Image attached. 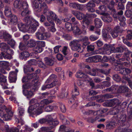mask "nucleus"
<instances>
[{"label":"nucleus","instance_id":"nucleus-25","mask_svg":"<svg viewBox=\"0 0 132 132\" xmlns=\"http://www.w3.org/2000/svg\"><path fill=\"white\" fill-rule=\"evenodd\" d=\"M22 2V0H15L14 3V7L17 9H20Z\"/></svg>","mask_w":132,"mask_h":132},{"label":"nucleus","instance_id":"nucleus-22","mask_svg":"<svg viewBox=\"0 0 132 132\" xmlns=\"http://www.w3.org/2000/svg\"><path fill=\"white\" fill-rule=\"evenodd\" d=\"M86 73L90 75L96 76L98 75V68H92L89 71H86Z\"/></svg>","mask_w":132,"mask_h":132},{"label":"nucleus","instance_id":"nucleus-9","mask_svg":"<svg viewBox=\"0 0 132 132\" xmlns=\"http://www.w3.org/2000/svg\"><path fill=\"white\" fill-rule=\"evenodd\" d=\"M21 12V15L23 16L24 17V18L23 19V21L24 22V19H26L28 22L29 21H30L31 19H33L30 17L29 16L30 14V12L28 9L23 10Z\"/></svg>","mask_w":132,"mask_h":132},{"label":"nucleus","instance_id":"nucleus-1","mask_svg":"<svg viewBox=\"0 0 132 132\" xmlns=\"http://www.w3.org/2000/svg\"><path fill=\"white\" fill-rule=\"evenodd\" d=\"M44 0H31L33 7L35 11L40 12L43 10L44 14H46V13L48 11V7L46 4L42 3Z\"/></svg>","mask_w":132,"mask_h":132},{"label":"nucleus","instance_id":"nucleus-30","mask_svg":"<svg viewBox=\"0 0 132 132\" xmlns=\"http://www.w3.org/2000/svg\"><path fill=\"white\" fill-rule=\"evenodd\" d=\"M57 77V76L56 75L54 74H52L49 77L46 82L48 83L53 80H54V81L56 79Z\"/></svg>","mask_w":132,"mask_h":132},{"label":"nucleus","instance_id":"nucleus-26","mask_svg":"<svg viewBox=\"0 0 132 132\" xmlns=\"http://www.w3.org/2000/svg\"><path fill=\"white\" fill-rule=\"evenodd\" d=\"M38 103L39 105L38 107H39L40 108H41L43 109L45 105L49 104L50 102L47 99H44L43 100L40 102Z\"/></svg>","mask_w":132,"mask_h":132},{"label":"nucleus","instance_id":"nucleus-62","mask_svg":"<svg viewBox=\"0 0 132 132\" xmlns=\"http://www.w3.org/2000/svg\"><path fill=\"white\" fill-rule=\"evenodd\" d=\"M125 55L127 57H128L129 56V54L131 53V52L129 50L127 47H126L124 51Z\"/></svg>","mask_w":132,"mask_h":132},{"label":"nucleus","instance_id":"nucleus-46","mask_svg":"<svg viewBox=\"0 0 132 132\" xmlns=\"http://www.w3.org/2000/svg\"><path fill=\"white\" fill-rule=\"evenodd\" d=\"M123 42L124 44L128 47L132 48V43L128 41L127 39H123Z\"/></svg>","mask_w":132,"mask_h":132},{"label":"nucleus","instance_id":"nucleus-23","mask_svg":"<svg viewBox=\"0 0 132 132\" xmlns=\"http://www.w3.org/2000/svg\"><path fill=\"white\" fill-rule=\"evenodd\" d=\"M13 53V52H9L4 53L3 52V58L5 59H10L12 58V55Z\"/></svg>","mask_w":132,"mask_h":132},{"label":"nucleus","instance_id":"nucleus-10","mask_svg":"<svg viewBox=\"0 0 132 132\" xmlns=\"http://www.w3.org/2000/svg\"><path fill=\"white\" fill-rule=\"evenodd\" d=\"M18 70L16 69L15 71H11L9 73V79L10 82H15L16 80L17 73L18 72Z\"/></svg>","mask_w":132,"mask_h":132},{"label":"nucleus","instance_id":"nucleus-5","mask_svg":"<svg viewBox=\"0 0 132 132\" xmlns=\"http://www.w3.org/2000/svg\"><path fill=\"white\" fill-rule=\"evenodd\" d=\"M118 93L125 94L126 97H129L132 94L131 90L127 86L125 85H120L117 89Z\"/></svg>","mask_w":132,"mask_h":132},{"label":"nucleus","instance_id":"nucleus-16","mask_svg":"<svg viewBox=\"0 0 132 132\" xmlns=\"http://www.w3.org/2000/svg\"><path fill=\"white\" fill-rule=\"evenodd\" d=\"M87 48L88 51H92L90 53V55H91L97 54L99 53V51L98 50L93 51L94 49V47L93 45H88L87 46Z\"/></svg>","mask_w":132,"mask_h":132},{"label":"nucleus","instance_id":"nucleus-34","mask_svg":"<svg viewBox=\"0 0 132 132\" xmlns=\"http://www.w3.org/2000/svg\"><path fill=\"white\" fill-rule=\"evenodd\" d=\"M46 123L49 125H50V123L53 120V118L51 115H47L45 118Z\"/></svg>","mask_w":132,"mask_h":132},{"label":"nucleus","instance_id":"nucleus-42","mask_svg":"<svg viewBox=\"0 0 132 132\" xmlns=\"http://www.w3.org/2000/svg\"><path fill=\"white\" fill-rule=\"evenodd\" d=\"M68 94V93L67 92H65L64 91L60 93L58 96L61 98H63L67 97Z\"/></svg>","mask_w":132,"mask_h":132},{"label":"nucleus","instance_id":"nucleus-54","mask_svg":"<svg viewBox=\"0 0 132 132\" xmlns=\"http://www.w3.org/2000/svg\"><path fill=\"white\" fill-rule=\"evenodd\" d=\"M60 107L61 111L63 113L65 112L66 111V109L65 105L62 103L60 104Z\"/></svg>","mask_w":132,"mask_h":132},{"label":"nucleus","instance_id":"nucleus-20","mask_svg":"<svg viewBox=\"0 0 132 132\" xmlns=\"http://www.w3.org/2000/svg\"><path fill=\"white\" fill-rule=\"evenodd\" d=\"M104 16H101L102 20L105 22L109 23L111 22L112 20V18L109 15H107V14Z\"/></svg>","mask_w":132,"mask_h":132},{"label":"nucleus","instance_id":"nucleus-41","mask_svg":"<svg viewBox=\"0 0 132 132\" xmlns=\"http://www.w3.org/2000/svg\"><path fill=\"white\" fill-rule=\"evenodd\" d=\"M116 132H132V130L125 128L124 129H117L115 130Z\"/></svg>","mask_w":132,"mask_h":132},{"label":"nucleus","instance_id":"nucleus-17","mask_svg":"<svg viewBox=\"0 0 132 132\" xmlns=\"http://www.w3.org/2000/svg\"><path fill=\"white\" fill-rule=\"evenodd\" d=\"M119 73L123 75H126L131 73V70L128 68H123L121 69L120 70Z\"/></svg>","mask_w":132,"mask_h":132},{"label":"nucleus","instance_id":"nucleus-52","mask_svg":"<svg viewBox=\"0 0 132 132\" xmlns=\"http://www.w3.org/2000/svg\"><path fill=\"white\" fill-rule=\"evenodd\" d=\"M87 8L88 7L93 8L95 7V5L93 2L90 1L86 5Z\"/></svg>","mask_w":132,"mask_h":132},{"label":"nucleus","instance_id":"nucleus-59","mask_svg":"<svg viewBox=\"0 0 132 132\" xmlns=\"http://www.w3.org/2000/svg\"><path fill=\"white\" fill-rule=\"evenodd\" d=\"M28 63L29 65H35L37 63L35 59H31L28 61Z\"/></svg>","mask_w":132,"mask_h":132},{"label":"nucleus","instance_id":"nucleus-18","mask_svg":"<svg viewBox=\"0 0 132 132\" xmlns=\"http://www.w3.org/2000/svg\"><path fill=\"white\" fill-rule=\"evenodd\" d=\"M126 47H125L123 46H118L116 48L114 47L112 48V50H114V52L120 53L123 52Z\"/></svg>","mask_w":132,"mask_h":132},{"label":"nucleus","instance_id":"nucleus-19","mask_svg":"<svg viewBox=\"0 0 132 132\" xmlns=\"http://www.w3.org/2000/svg\"><path fill=\"white\" fill-rule=\"evenodd\" d=\"M29 55L28 52L27 51H24L20 53L19 55V57L21 59H24V60H26L27 58L28 57Z\"/></svg>","mask_w":132,"mask_h":132},{"label":"nucleus","instance_id":"nucleus-51","mask_svg":"<svg viewBox=\"0 0 132 132\" xmlns=\"http://www.w3.org/2000/svg\"><path fill=\"white\" fill-rule=\"evenodd\" d=\"M54 61L50 59H48L45 60L46 64L49 65H52L54 64Z\"/></svg>","mask_w":132,"mask_h":132},{"label":"nucleus","instance_id":"nucleus-6","mask_svg":"<svg viewBox=\"0 0 132 132\" xmlns=\"http://www.w3.org/2000/svg\"><path fill=\"white\" fill-rule=\"evenodd\" d=\"M32 85H31L30 83H28L24 85H23L22 86L23 90H24L26 91L27 90V89L29 88L31 89L32 88H33L34 86H38L39 85V82H38V80L37 79L35 78V79L32 80Z\"/></svg>","mask_w":132,"mask_h":132},{"label":"nucleus","instance_id":"nucleus-15","mask_svg":"<svg viewBox=\"0 0 132 132\" xmlns=\"http://www.w3.org/2000/svg\"><path fill=\"white\" fill-rule=\"evenodd\" d=\"M119 0H110L108 7L110 10L115 9L114 8L115 5H117V3L119 2Z\"/></svg>","mask_w":132,"mask_h":132},{"label":"nucleus","instance_id":"nucleus-29","mask_svg":"<svg viewBox=\"0 0 132 132\" xmlns=\"http://www.w3.org/2000/svg\"><path fill=\"white\" fill-rule=\"evenodd\" d=\"M38 106H36L35 105H32L29 107L28 111V112L29 113L34 114L36 108Z\"/></svg>","mask_w":132,"mask_h":132},{"label":"nucleus","instance_id":"nucleus-39","mask_svg":"<svg viewBox=\"0 0 132 132\" xmlns=\"http://www.w3.org/2000/svg\"><path fill=\"white\" fill-rule=\"evenodd\" d=\"M90 43L89 42V39L87 36L83 38V48H84V46H86L88 45Z\"/></svg>","mask_w":132,"mask_h":132},{"label":"nucleus","instance_id":"nucleus-43","mask_svg":"<svg viewBox=\"0 0 132 132\" xmlns=\"http://www.w3.org/2000/svg\"><path fill=\"white\" fill-rule=\"evenodd\" d=\"M112 78L114 80L117 82H119L121 81V78L118 74H115L113 75Z\"/></svg>","mask_w":132,"mask_h":132},{"label":"nucleus","instance_id":"nucleus-60","mask_svg":"<svg viewBox=\"0 0 132 132\" xmlns=\"http://www.w3.org/2000/svg\"><path fill=\"white\" fill-rule=\"evenodd\" d=\"M114 47H110L107 49L105 51L106 53L108 55L110 54L111 53L113 52H114V50H112V48Z\"/></svg>","mask_w":132,"mask_h":132},{"label":"nucleus","instance_id":"nucleus-7","mask_svg":"<svg viewBox=\"0 0 132 132\" xmlns=\"http://www.w3.org/2000/svg\"><path fill=\"white\" fill-rule=\"evenodd\" d=\"M13 115V112L9 110L8 111L6 112L5 113V112H0V116L5 121L11 120Z\"/></svg>","mask_w":132,"mask_h":132},{"label":"nucleus","instance_id":"nucleus-24","mask_svg":"<svg viewBox=\"0 0 132 132\" xmlns=\"http://www.w3.org/2000/svg\"><path fill=\"white\" fill-rule=\"evenodd\" d=\"M22 93L23 95L27 96L28 98H30L34 95V93L32 92L31 90L28 91V90L24 91L22 90Z\"/></svg>","mask_w":132,"mask_h":132},{"label":"nucleus","instance_id":"nucleus-8","mask_svg":"<svg viewBox=\"0 0 132 132\" xmlns=\"http://www.w3.org/2000/svg\"><path fill=\"white\" fill-rule=\"evenodd\" d=\"M36 38L39 40H45L47 38L51 37V35L47 32L45 33L36 32Z\"/></svg>","mask_w":132,"mask_h":132},{"label":"nucleus","instance_id":"nucleus-38","mask_svg":"<svg viewBox=\"0 0 132 132\" xmlns=\"http://www.w3.org/2000/svg\"><path fill=\"white\" fill-rule=\"evenodd\" d=\"M58 81V80L56 79L51 84L46 85L47 88H51L55 86L57 84Z\"/></svg>","mask_w":132,"mask_h":132},{"label":"nucleus","instance_id":"nucleus-35","mask_svg":"<svg viewBox=\"0 0 132 132\" xmlns=\"http://www.w3.org/2000/svg\"><path fill=\"white\" fill-rule=\"evenodd\" d=\"M102 32V36L103 38H104V40H106L109 39H111V36L109 35V34L106 32L105 31H103Z\"/></svg>","mask_w":132,"mask_h":132},{"label":"nucleus","instance_id":"nucleus-11","mask_svg":"<svg viewBox=\"0 0 132 132\" xmlns=\"http://www.w3.org/2000/svg\"><path fill=\"white\" fill-rule=\"evenodd\" d=\"M50 123V125H49L51 126L50 127H42L41 128L42 130H51L57 126L59 123V122L57 120L53 121L52 120Z\"/></svg>","mask_w":132,"mask_h":132},{"label":"nucleus","instance_id":"nucleus-64","mask_svg":"<svg viewBox=\"0 0 132 132\" xmlns=\"http://www.w3.org/2000/svg\"><path fill=\"white\" fill-rule=\"evenodd\" d=\"M58 11L60 12L65 13L68 12V9L67 7H64L63 9L60 8L59 9Z\"/></svg>","mask_w":132,"mask_h":132},{"label":"nucleus","instance_id":"nucleus-49","mask_svg":"<svg viewBox=\"0 0 132 132\" xmlns=\"http://www.w3.org/2000/svg\"><path fill=\"white\" fill-rule=\"evenodd\" d=\"M30 102L32 105H36V106H39V103L38 102L37 100L35 99H32L30 100Z\"/></svg>","mask_w":132,"mask_h":132},{"label":"nucleus","instance_id":"nucleus-31","mask_svg":"<svg viewBox=\"0 0 132 132\" xmlns=\"http://www.w3.org/2000/svg\"><path fill=\"white\" fill-rule=\"evenodd\" d=\"M117 125V123L111 121L107 124L106 126V128L108 129H111Z\"/></svg>","mask_w":132,"mask_h":132},{"label":"nucleus","instance_id":"nucleus-33","mask_svg":"<svg viewBox=\"0 0 132 132\" xmlns=\"http://www.w3.org/2000/svg\"><path fill=\"white\" fill-rule=\"evenodd\" d=\"M72 96L74 97H75V96L79 94L78 88L75 85L74 89L72 91Z\"/></svg>","mask_w":132,"mask_h":132},{"label":"nucleus","instance_id":"nucleus-3","mask_svg":"<svg viewBox=\"0 0 132 132\" xmlns=\"http://www.w3.org/2000/svg\"><path fill=\"white\" fill-rule=\"evenodd\" d=\"M28 22L26 19H24V22L28 26H29L28 31L30 32L33 33L35 32L37 29V27L38 26L39 23L38 22L34 19H31Z\"/></svg>","mask_w":132,"mask_h":132},{"label":"nucleus","instance_id":"nucleus-27","mask_svg":"<svg viewBox=\"0 0 132 132\" xmlns=\"http://www.w3.org/2000/svg\"><path fill=\"white\" fill-rule=\"evenodd\" d=\"M94 22L95 26L97 28H99L102 26L101 20L98 18L94 19Z\"/></svg>","mask_w":132,"mask_h":132},{"label":"nucleus","instance_id":"nucleus-47","mask_svg":"<svg viewBox=\"0 0 132 132\" xmlns=\"http://www.w3.org/2000/svg\"><path fill=\"white\" fill-rule=\"evenodd\" d=\"M66 28L69 31L72 30L73 27H72L71 23L69 22H66L65 24Z\"/></svg>","mask_w":132,"mask_h":132},{"label":"nucleus","instance_id":"nucleus-63","mask_svg":"<svg viewBox=\"0 0 132 132\" xmlns=\"http://www.w3.org/2000/svg\"><path fill=\"white\" fill-rule=\"evenodd\" d=\"M53 106L49 105L45 108V110L46 112H50L53 110Z\"/></svg>","mask_w":132,"mask_h":132},{"label":"nucleus","instance_id":"nucleus-21","mask_svg":"<svg viewBox=\"0 0 132 132\" xmlns=\"http://www.w3.org/2000/svg\"><path fill=\"white\" fill-rule=\"evenodd\" d=\"M18 27L19 30L23 32H25L27 30L26 25L22 22H19L18 24Z\"/></svg>","mask_w":132,"mask_h":132},{"label":"nucleus","instance_id":"nucleus-32","mask_svg":"<svg viewBox=\"0 0 132 132\" xmlns=\"http://www.w3.org/2000/svg\"><path fill=\"white\" fill-rule=\"evenodd\" d=\"M102 58V56L99 55H96L93 56V59L94 60V62H101Z\"/></svg>","mask_w":132,"mask_h":132},{"label":"nucleus","instance_id":"nucleus-28","mask_svg":"<svg viewBox=\"0 0 132 132\" xmlns=\"http://www.w3.org/2000/svg\"><path fill=\"white\" fill-rule=\"evenodd\" d=\"M12 37V36L7 32L4 31L3 37L5 41H9L11 39Z\"/></svg>","mask_w":132,"mask_h":132},{"label":"nucleus","instance_id":"nucleus-40","mask_svg":"<svg viewBox=\"0 0 132 132\" xmlns=\"http://www.w3.org/2000/svg\"><path fill=\"white\" fill-rule=\"evenodd\" d=\"M36 44V42L33 39H31L29 41L28 44V46L30 47H32L35 46Z\"/></svg>","mask_w":132,"mask_h":132},{"label":"nucleus","instance_id":"nucleus-61","mask_svg":"<svg viewBox=\"0 0 132 132\" xmlns=\"http://www.w3.org/2000/svg\"><path fill=\"white\" fill-rule=\"evenodd\" d=\"M111 34L113 38H115L118 36L119 33L113 30L111 32Z\"/></svg>","mask_w":132,"mask_h":132},{"label":"nucleus","instance_id":"nucleus-37","mask_svg":"<svg viewBox=\"0 0 132 132\" xmlns=\"http://www.w3.org/2000/svg\"><path fill=\"white\" fill-rule=\"evenodd\" d=\"M43 112V109L41 108H40L39 107L37 109L36 108L34 114L37 116L41 114Z\"/></svg>","mask_w":132,"mask_h":132},{"label":"nucleus","instance_id":"nucleus-4","mask_svg":"<svg viewBox=\"0 0 132 132\" xmlns=\"http://www.w3.org/2000/svg\"><path fill=\"white\" fill-rule=\"evenodd\" d=\"M82 40V39H75L71 41L69 43V45L72 50L81 53L82 52V50H81L80 45L78 43Z\"/></svg>","mask_w":132,"mask_h":132},{"label":"nucleus","instance_id":"nucleus-48","mask_svg":"<svg viewBox=\"0 0 132 132\" xmlns=\"http://www.w3.org/2000/svg\"><path fill=\"white\" fill-rule=\"evenodd\" d=\"M111 11V13L113 14V16L114 18L115 19H119L120 16L117 13L115 9L112 10H110Z\"/></svg>","mask_w":132,"mask_h":132},{"label":"nucleus","instance_id":"nucleus-12","mask_svg":"<svg viewBox=\"0 0 132 132\" xmlns=\"http://www.w3.org/2000/svg\"><path fill=\"white\" fill-rule=\"evenodd\" d=\"M119 101L118 99L114 98L109 100V101L107 103L106 105L109 107H112L115 105L120 104L119 103Z\"/></svg>","mask_w":132,"mask_h":132},{"label":"nucleus","instance_id":"nucleus-55","mask_svg":"<svg viewBox=\"0 0 132 132\" xmlns=\"http://www.w3.org/2000/svg\"><path fill=\"white\" fill-rule=\"evenodd\" d=\"M117 9L118 10H123L125 9L124 5L123 3L119 2L118 4Z\"/></svg>","mask_w":132,"mask_h":132},{"label":"nucleus","instance_id":"nucleus-44","mask_svg":"<svg viewBox=\"0 0 132 132\" xmlns=\"http://www.w3.org/2000/svg\"><path fill=\"white\" fill-rule=\"evenodd\" d=\"M19 115L20 116H23L24 113V110L22 107H19L18 109Z\"/></svg>","mask_w":132,"mask_h":132},{"label":"nucleus","instance_id":"nucleus-45","mask_svg":"<svg viewBox=\"0 0 132 132\" xmlns=\"http://www.w3.org/2000/svg\"><path fill=\"white\" fill-rule=\"evenodd\" d=\"M127 32V34L126 35V39L130 40L132 39V30H128Z\"/></svg>","mask_w":132,"mask_h":132},{"label":"nucleus","instance_id":"nucleus-58","mask_svg":"<svg viewBox=\"0 0 132 132\" xmlns=\"http://www.w3.org/2000/svg\"><path fill=\"white\" fill-rule=\"evenodd\" d=\"M110 70V69H109L108 71H106L103 69L98 68V72L105 75H107L109 73Z\"/></svg>","mask_w":132,"mask_h":132},{"label":"nucleus","instance_id":"nucleus-57","mask_svg":"<svg viewBox=\"0 0 132 132\" xmlns=\"http://www.w3.org/2000/svg\"><path fill=\"white\" fill-rule=\"evenodd\" d=\"M34 51L38 53L41 52L43 51V49L40 47L37 46L34 48Z\"/></svg>","mask_w":132,"mask_h":132},{"label":"nucleus","instance_id":"nucleus-50","mask_svg":"<svg viewBox=\"0 0 132 132\" xmlns=\"http://www.w3.org/2000/svg\"><path fill=\"white\" fill-rule=\"evenodd\" d=\"M113 30L118 32V33H122L123 32V30L120 26H116L114 28Z\"/></svg>","mask_w":132,"mask_h":132},{"label":"nucleus","instance_id":"nucleus-53","mask_svg":"<svg viewBox=\"0 0 132 132\" xmlns=\"http://www.w3.org/2000/svg\"><path fill=\"white\" fill-rule=\"evenodd\" d=\"M126 116L125 114H121L120 117V119L119 120L120 122H121L122 123L125 122L126 120Z\"/></svg>","mask_w":132,"mask_h":132},{"label":"nucleus","instance_id":"nucleus-13","mask_svg":"<svg viewBox=\"0 0 132 132\" xmlns=\"http://www.w3.org/2000/svg\"><path fill=\"white\" fill-rule=\"evenodd\" d=\"M1 50L2 52L5 53L9 52H12V50L9 48V47L8 45L5 43H3L1 45Z\"/></svg>","mask_w":132,"mask_h":132},{"label":"nucleus","instance_id":"nucleus-14","mask_svg":"<svg viewBox=\"0 0 132 132\" xmlns=\"http://www.w3.org/2000/svg\"><path fill=\"white\" fill-rule=\"evenodd\" d=\"M10 17L11 18L10 21L9 22V24L10 25L12 26L16 24L18 22L17 16L14 15H13Z\"/></svg>","mask_w":132,"mask_h":132},{"label":"nucleus","instance_id":"nucleus-2","mask_svg":"<svg viewBox=\"0 0 132 132\" xmlns=\"http://www.w3.org/2000/svg\"><path fill=\"white\" fill-rule=\"evenodd\" d=\"M46 13L47 14L45 15L46 16L47 21L52 25L54 23L53 20L55 21V22L57 24H60L61 23V21L58 18L55 13L52 11H48Z\"/></svg>","mask_w":132,"mask_h":132},{"label":"nucleus","instance_id":"nucleus-36","mask_svg":"<svg viewBox=\"0 0 132 132\" xmlns=\"http://www.w3.org/2000/svg\"><path fill=\"white\" fill-rule=\"evenodd\" d=\"M28 5L27 3L25 1H23L22 4H21L20 10L28 9Z\"/></svg>","mask_w":132,"mask_h":132},{"label":"nucleus","instance_id":"nucleus-56","mask_svg":"<svg viewBox=\"0 0 132 132\" xmlns=\"http://www.w3.org/2000/svg\"><path fill=\"white\" fill-rule=\"evenodd\" d=\"M6 77L4 76L3 74L0 73V81L4 83H6L7 81Z\"/></svg>","mask_w":132,"mask_h":132}]
</instances>
